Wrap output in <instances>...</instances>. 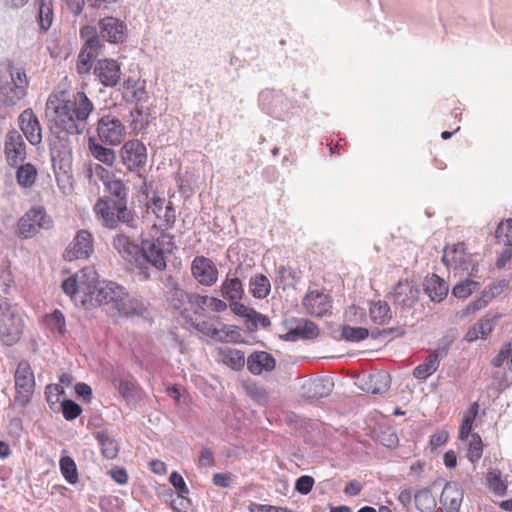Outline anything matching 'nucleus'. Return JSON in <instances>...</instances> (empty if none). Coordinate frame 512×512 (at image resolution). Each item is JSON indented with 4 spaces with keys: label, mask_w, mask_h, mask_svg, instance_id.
<instances>
[{
    "label": "nucleus",
    "mask_w": 512,
    "mask_h": 512,
    "mask_svg": "<svg viewBox=\"0 0 512 512\" xmlns=\"http://www.w3.org/2000/svg\"><path fill=\"white\" fill-rule=\"evenodd\" d=\"M98 30L100 36L110 43H123L127 38V25L122 20L113 16L100 19Z\"/></svg>",
    "instance_id": "nucleus-15"
},
{
    "label": "nucleus",
    "mask_w": 512,
    "mask_h": 512,
    "mask_svg": "<svg viewBox=\"0 0 512 512\" xmlns=\"http://www.w3.org/2000/svg\"><path fill=\"white\" fill-rule=\"evenodd\" d=\"M10 78V81L0 85V105L8 108L15 107L26 97L29 83L22 68L12 67Z\"/></svg>",
    "instance_id": "nucleus-7"
},
{
    "label": "nucleus",
    "mask_w": 512,
    "mask_h": 512,
    "mask_svg": "<svg viewBox=\"0 0 512 512\" xmlns=\"http://www.w3.org/2000/svg\"><path fill=\"white\" fill-rule=\"evenodd\" d=\"M488 488L496 495L502 496L507 490V484L501 478L500 471L490 470L486 477Z\"/></svg>",
    "instance_id": "nucleus-51"
},
{
    "label": "nucleus",
    "mask_w": 512,
    "mask_h": 512,
    "mask_svg": "<svg viewBox=\"0 0 512 512\" xmlns=\"http://www.w3.org/2000/svg\"><path fill=\"white\" fill-rule=\"evenodd\" d=\"M462 500L463 490L461 487L456 482L446 483L440 497V504L444 510L460 511Z\"/></svg>",
    "instance_id": "nucleus-26"
},
{
    "label": "nucleus",
    "mask_w": 512,
    "mask_h": 512,
    "mask_svg": "<svg viewBox=\"0 0 512 512\" xmlns=\"http://www.w3.org/2000/svg\"><path fill=\"white\" fill-rule=\"evenodd\" d=\"M24 321L7 299H0V341L6 346L16 344L23 333Z\"/></svg>",
    "instance_id": "nucleus-6"
},
{
    "label": "nucleus",
    "mask_w": 512,
    "mask_h": 512,
    "mask_svg": "<svg viewBox=\"0 0 512 512\" xmlns=\"http://www.w3.org/2000/svg\"><path fill=\"white\" fill-rule=\"evenodd\" d=\"M259 106L261 109L276 118H281L284 106L285 97L280 91L273 89H264L259 93Z\"/></svg>",
    "instance_id": "nucleus-20"
},
{
    "label": "nucleus",
    "mask_w": 512,
    "mask_h": 512,
    "mask_svg": "<svg viewBox=\"0 0 512 512\" xmlns=\"http://www.w3.org/2000/svg\"><path fill=\"white\" fill-rule=\"evenodd\" d=\"M241 333L238 328L230 325L220 324L219 335L216 341L219 342H240Z\"/></svg>",
    "instance_id": "nucleus-54"
},
{
    "label": "nucleus",
    "mask_w": 512,
    "mask_h": 512,
    "mask_svg": "<svg viewBox=\"0 0 512 512\" xmlns=\"http://www.w3.org/2000/svg\"><path fill=\"white\" fill-rule=\"evenodd\" d=\"M26 145L18 131H9L5 140V155L9 165L14 166L26 157Z\"/></svg>",
    "instance_id": "nucleus-22"
},
{
    "label": "nucleus",
    "mask_w": 512,
    "mask_h": 512,
    "mask_svg": "<svg viewBox=\"0 0 512 512\" xmlns=\"http://www.w3.org/2000/svg\"><path fill=\"white\" fill-rule=\"evenodd\" d=\"M112 245L127 263L139 269L143 268V257H141L142 245L135 244L124 233H117L113 237Z\"/></svg>",
    "instance_id": "nucleus-11"
},
{
    "label": "nucleus",
    "mask_w": 512,
    "mask_h": 512,
    "mask_svg": "<svg viewBox=\"0 0 512 512\" xmlns=\"http://www.w3.org/2000/svg\"><path fill=\"white\" fill-rule=\"evenodd\" d=\"M169 482L176 489L177 495H187L189 489L183 479V477L176 471L172 472L169 476Z\"/></svg>",
    "instance_id": "nucleus-60"
},
{
    "label": "nucleus",
    "mask_w": 512,
    "mask_h": 512,
    "mask_svg": "<svg viewBox=\"0 0 512 512\" xmlns=\"http://www.w3.org/2000/svg\"><path fill=\"white\" fill-rule=\"evenodd\" d=\"M60 471L69 484L78 482V472L75 461L69 456L61 457L59 461Z\"/></svg>",
    "instance_id": "nucleus-48"
},
{
    "label": "nucleus",
    "mask_w": 512,
    "mask_h": 512,
    "mask_svg": "<svg viewBox=\"0 0 512 512\" xmlns=\"http://www.w3.org/2000/svg\"><path fill=\"white\" fill-rule=\"evenodd\" d=\"M94 250L93 236L87 230H80L66 248L64 258L67 261L87 259Z\"/></svg>",
    "instance_id": "nucleus-14"
},
{
    "label": "nucleus",
    "mask_w": 512,
    "mask_h": 512,
    "mask_svg": "<svg viewBox=\"0 0 512 512\" xmlns=\"http://www.w3.org/2000/svg\"><path fill=\"white\" fill-rule=\"evenodd\" d=\"M93 304L104 306L112 314L120 316H141L147 310V303L113 281L103 280L93 298Z\"/></svg>",
    "instance_id": "nucleus-2"
},
{
    "label": "nucleus",
    "mask_w": 512,
    "mask_h": 512,
    "mask_svg": "<svg viewBox=\"0 0 512 512\" xmlns=\"http://www.w3.org/2000/svg\"><path fill=\"white\" fill-rule=\"evenodd\" d=\"M16 395L14 401L21 407H25L33 394L35 378L31 366L27 360H21L14 374Z\"/></svg>",
    "instance_id": "nucleus-9"
},
{
    "label": "nucleus",
    "mask_w": 512,
    "mask_h": 512,
    "mask_svg": "<svg viewBox=\"0 0 512 512\" xmlns=\"http://www.w3.org/2000/svg\"><path fill=\"white\" fill-rule=\"evenodd\" d=\"M39 12L38 21L40 29L43 32L48 31L53 21V7L52 0H38Z\"/></svg>",
    "instance_id": "nucleus-46"
},
{
    "label": "nucleus",
    "mask_w": 512,
    "mask_h": 512,
    "mask_svg": "<svg viewBox=\"0 0 512 512\" xmlns=\"http://www.w3.org/2000/svg\"><path fill=\"white\" fill-rule=\"evenodd\" d=\"M287 333L284 339L287 341H297L299 339H314L319 335L317 325L307 319L292 318L286 321Z\"/></svg>",
    "instance_id": "nucleus-16"
},
{
    "label": "nucleus",
    "mask_w": 512,
    "mask_h": 512,
    "mask_svg": "<svg viewBox=\"0 0 512 512\" xmlns=\"http://www.w3.org/2000/svg\"><path fill=\"white\" fill-rule=\"evenodd\" d=\"M191 294L182 289L177 282L171 281L167 293V301L174 309L181 310L187 303L190 304Z\"/></svg>",
    "instance_id": "nucleus-30"
},
{
    "label": "nucleus",
    "mask_w": 512,
    "mask_h": 512,
    "mask_svg": "<svg viewBox=\"0 0 512 512\" xmlns=\"http://www.w3.org/2000/svg\"><path fill=\"white\" fill-rule=\"evenodd\" d=\"M121 158L130 171L141 168L147 160L146 147L139 140L127 141L121 148Z\"/></svg>",
    "instance_id": "nucleus-17"
},
{
    "label": "nucleus",
    "mask_w": 512,
    "mask_h": 512,
    "mask_svg": "<svg viewBox=\"0 0 512 512\" xmlns=\"http://www.w3.org/2000/svg\"><path fill=\"white\" fill-rule=\"evenodd\" d=\"M439 351L430 353L425 361L413 370V375L417 379L425 380L432 375L439 367Z\"/></svg>",
    "instance_id": "nucleus-32"
},
{
    "label": "nucleus",
    "mask_w": 512,
    "mask_h": 512,
    "mask_svg": "<svg viewBox=\"0 0 512 512\" xmlns=\"http://www.w3.org/2000/svg\"><path fill=\"white\" fill-rule=\"evenodd\" d=\"M299 280L295 270L288 266H280L277 270L275 283L285 289L286 287L293 286L294 282Z\"/></svg>",
    "instance_id": "nucleus-49"
},
{
    "label": "nucleus",
    "mask_w": 512,
    "mask_h": 512,
    "mask_svg": "<svg viewBox=\"0 0 512 512\" xmlns=\"http://www.w3.org/2000/svg\"><path fill=\"white\" fill-rule=\"evenodd\" d=\"M19 126L31 145H38L42 141V129L37 116L32 109H25L18 118Z\"/></svg>",
    "instance_id": "nucleus-19"
},
{
    "label": "nucleus",
    "mask_w": 512,
    "mask_h": 512,
    "mask_svg": "<svg viewBox=\"0 0 512 512\" xmlns=\"http://www.w3.org/2000/svg\"><path fill=\"white\" fill-rule=\"evenodd\" d=\"M121 66L114 59H99L93 66V75L105 87L112 88L118 85L121 79Z\"/></svg>",
    "instance_id": "nucleus-12"
},
{
    "label": "nucleus",
    "mask_w": 512,
    "mask_h": 512,
    "mask_svg": "<svg viewBox=\"0 0 512 512\" xmlns=\"http://www.w3.org/2000/svg\"><path fill=\"white\" fill-rule=\"evenodd\" d=\"M53 225L50 216L41 206L29 209L17 223L18 236L24 239L35 236L41 229H49Z\"/></svg>",
    "instance_id": "nucleus-8"
},
{
    "label": "nucleus",
    "mask_w": 512,
    "mask_h": 512,
    "mask_svg": "<svg viewBox=\"0 0 512 512\" xmlns=\"http://www.w3.org/2000/svg\"><path fill=\"white\" fill-rule=\"evenodd\" d=\"M390 387V376L386 372H377L369 375V387L367 392L372 394H383Z\"/></svg>",
    "instance_id": "nucleus-38"
},
{
    "label": "nucleus",
    "mask_w": 512,
    "mask_h": 512,
    "mask_svg": "<svg viewBox=\"0 0 512 512\" xmlns=\"http://www.w3.org/2000/svg\"><path fill=\"white\" fill-rule=\"evenodd\" d=\"M191 274L200 285L211 287L217 282L219 273L211 259L196 256L191 263Z\"/></svg>",
    "instance_id": "nucleus-13"
},
{
    "label": "nucleus",
    "mask_w": 512,
    "mask_h": 512,
    "mask_svg": "<svg viewBox=\"0 0 512 512\" xmlns=\"http://www.w3.org/2000/svg\"><path fill=\"white\" fill-rule=\"evenodd\" d=\"M190 307L194 313H200L206 309L214 312H224L228 306L226 302L221 299L192 293L190 296Z\"/></svg>",
    "instance_id": "nucleus-27"
},
{
    "label": "nucleus",
    "mask_w": 512,
    "mask_h": 512,
    "mask_svg": "<svg viewBox=\"0 0 512 512\" xmlns=\"http://www.w3.org/2000/svg\"><path fill=\"white\" fill-rule=\"evenodd\" d=\"M220 293L221 296L228 301L240 300L244 294V289L241 280L237 277H227L222 282Z\"/></svg>",
    "instance_id": "nucleus-31"
},
{
    "label": "nucleus",
    "mask_w": 512,
    "mask_h": 512,
    "mask_svg": "<svg viewBox=\"0 0 512 512\" xmlns=\"http://www.w3.org/2000/svg\"><path fill=\"white\" fill-rule=\"evenodd\" d=\"M302 303L309 314L317 317L326 315L332 308L330 297L319 290L309 291Z\"/></svg>",
    "instance_id": "nucleus-21"
},
{
    "label": "nucleus",
    "mask_w": 512,
    "mask_h": 512,
    "mask_svg": "<svg viewBox=\"0 0 512 512\" xmlns=\"http://www.w3.org/2000/svg\"><path fill=\"white\" fill-rule=\"evenodd\" d=\"M198 465L199 467H212L215 465L214 453L210 448L204 447L201 449Z\"/></svg>",
    "instance_id": "nucleus-64"
},
{
    "label": "nucleus",
    "mask_w": 512,
    "mask_h": 512,
    "mask_svg": "<svg viewBox=\"0 0 512 512\" xmlns=\"http://www.w3.org/2000/svg\"><path fill=\"white\" fill-rule=\"evenodd\" d=\"M89 150L92 156L98 161L112 166L115 161V153L112 149L102 146L95 139H89Z\"/></svg>",
    "instance_id": "nucleus-37"
},
{
    "label": "nucleus",
    "mask_w": 512,
    "mask_h": 512,
    "mask_svg": "<svg viewBox=\"0 0 512 512\" xmlns=\"http://www.w3.org/2000/svg\"><path fill=\"white\" fill-rule=\"evenodd\" d=\"M61 407L63 416L66 420H73L82 412V408L77 403L69 399L62 401Z\"/></svg>",
    "instance_id": "nucleus-57"
},
{
    "label": "nucleus",
    "mask_w": 512,
    "mask_h": 512,
    "mask_svg": "<svg viewBox=\"0 0 512 512\" xmlns=\"http://www.w3.org/2000/svg\"><path fill=\"white\" fill-rule=\"evenodd\" d=\"M130 127L136 133L143 131L149 124V112L143 106L136 105L130 112Z\"/></svg>",
    "instance_id": "nucleus-42"
},
{
    "label": "nucleus",
    "mask_w": 512,
    "mask_h": 512,
    "mask_svg": "<svg viewBox=\"0 0 512 512\" xmlns=\"http://www.w3.org/2000/svg\"><path fill=\"white\" fill-rule=\"evenodd\" d=\"M93 210L105 228L115 229L119 223L126 224L130 228L136 227L137 219L134 213L123 202L100 198L95 203Z\"/></svg>",
    "instance_id": "nucleus-4"
},
{
    "label": "nucleus",
    "mask_w": 512,
    "mask_h": 512,
    "mask_svg": "<svg viewBox=\"0 0 512 512\" xmlns=\"http://www.w3.org/2000/svg\"><path fill=\"white\" fill-rule=\"evenodd\" d=\"M479 287V282L474 281L472 279H465L464 281L457 283L453 287L452 294L457 298L464 299L470 296Z\"/></svg>",
    "instance_id": "nucleus-52"
},
{
    "label": "nucleus",
    "mask_w": 512,
    "mask_h": 512,
    "mask_svg": "<svg viewBox=\"0 0 512 512\" xmlns=\"http://www.w3.org/2000/svg\"><path fill=\"white\" fill-rule=\"evenodd\" d=\"M424 290L432 301L440 302L446 298L449 286L438 275L432 274V276L425 279Z\"/></svg>",
    "instance_id": "nucleus-29"
},
{
    "label": "nucleus",
    "mask_w": 512,
    "mask_h": 512,
    "mask_svg": "<svg viewBox=\"0 0 512 512\" xmlns=\"http://www.w3.org/2000/svg\"><path fill=\"white\" fill-rule=\"evenodd\" d=\"M369 336V330L364 327H352L343 325L341 328V337L348 342H360Z\"/></svg>",
    "instance_id": "nucleus-50"
},
{
    "label": "nucleus",
    "mask_w": 512,
    "mask_h": 512,
    "mask_svg": "<svg viewBox=\"0 0 512 512\" xmlns=\"http://www.w3.org/2000/svg\"><path fill=\"white\" fill-rule=\"evenodd\" d=\"M220 324L221 323H219L216 320L209 319L198 322L197 324H195V328L203 335L211 339L217 340V337L219 335Z\"/></svg>",
    "instance_id": "nucleus-55"
},
{
    "label": "nucleus",
    "mask_w": 512,
    "mask_h": 512,
    "mask_svg": "<svg viewBox=\"0 0 512 512\" xmlns=\"http://www.w3.org/2000/svg\"><path fill=\"white\" fill-rule=\"evenodd\" d=\"M495 237L499 243L505 246H512V219H508L498 225Z\"/></svg>",
    "instance_id": "nucleus-53"
},
{
    "label": "nucleus",
    "mask_w": 512,
    "mask_h": 512,
    "mask_svg": "<svg viewBox=\"0 0 512 512\" xmlns=\"http://www.w3.org/2000/svg\"><path fill=\"white\" fill-rule=\"evenodd\" d=\"M97 136L107 145H118L126 135V129L119 118L113 115L102 116L97 123Z\"/></svg>",
    "instance_id": "nucleus-10"
},
{
    "label": "nucleus",
    "mask_w": 512,
    "mask_h": 512,
    "mask_svg": "<svg viewBox=\"0 0 512 512\" xmlns=\"http://www.w3.org/2000/svg\"><path fill=\"white\" fill-rule=\"evenodd\" d=\"M17 182L21 187H31L37 178V169L30 163L18 167L16 172Z\"/></svg>",
    "instance_id": "nucleus-44"
},
{
    "label": "nucleus",
    "mask_w": 512,
    "mask_h": 512,
    "mask_svg": "<svg viewBox=\"0 0 512 512\" xmlns=\"http://www.w3.org/2000/svg\"><path fill=\"white\" fill-rule=\"evenodd\" d=\"M249 290L254 298L264 299L271 291L270 280L263 274H257L251 277Z\"/></svg>",
    "instance_id": "nucleus-34"
},
{
    "label": "nucleus",
    "mask_w": 512,
    "mask_h": 512,
    "mask_svg": "<svg viewBox=\"0 0 512 512\" xmlns=\"http://www.w3.org/2000/svg\"><path fill=\"white\" fill-rule=\"evenodd\" d=\"M493 329V320L489 318L481 319L474 324L466 333L465 339L468 342L476 341L480 338H486Z\"/></svg>",
    "instance_id": "nucleus-36"
},
{
    "label": "nucleus",
    "mask_w": 512,
    "mask_h": 512,
    "mask_svg": "<svg viewBox=\"0 0 512 512\" xmlns=\"http://www.w3.org/2000/svg\"><path fill=\"white\" fill-rule=\"evenodd\" d=\"M62 394H64V389L62 385L59 384H50L45 389L47 402H49L51 405L58 403L59 397Z\"/></svg>",
    "instance_id": "nucleus-62"
},
{
    "label": "nucleus",
    "mask_w": 512,
    "mask_h": 512,
    "mask_svg": "<svg viewBox=\"0 0 512 512\" xmlns=\"http://www.w3.org/2000/svg\"><path fill=\"white\" fill-rule=\"evenodd\" d=\"M332 382L328 379H318L309 383L308 396L310 398H323L328 396L332 390Z\"/></svg>",
    "instance_id": "nucleus-47"
},
{
    "label": "nucleus",
    "mask_w": 512,
    "mask_h": 512,
    "mask_svg": "<svg viewBox=\"0 0 512 512\" xmlns=\"http://www.w3.org/2000/svg\"><path fill=\"white\" fill-rule=\"evenodd\" d=\"M45 324L48 329L60 336H63L66 332V321L63 313L56 309L51 314L45 316Z\"/></svg>",
    "instance_id": "nucleus-45"
},
{
    "label": "nucleus",
    "mask_w": 512,
    "mask_h": 512,
    "mask_svg": "<svg viewBox=\"0 0 512 512\" xmlns=\"http://www.w3.org/2000/svg\"><path fill=\"white\" fill-rule=\"evenodd\" d=\"M99 445L101 446V452L107 459H114L119 453V443L110 436L107 432L99 431L95 434Z\"/></svg>",
    "instance_id": "nucleus-33"
},
{
    "label": "nucleus",
    "mask_w": 512,
    "mask_h": 512,
    "mask_svg": "<svg viewBox=\"0 0 512 512\" xmlns=\"http://www.w3.org/2000/svg\"><path fill=\"white\" fill-rule=\"evenodd\" d=\"M442 261L448 268L460 269L462 271H467L470 265V262L467 260L465 246L463 243H458L452 247L445 248L443 251Z\"/></svg>",
    "instance_id": "nucleus-25"
},
{
    "label": "nucleus",
    "mask_w": 512,
    "mask_h": 512,
    "mask_svg": "<svg viewBox=\"0 0 512 512\" xmlns=\"http://www.w3.org/2000/svg\"><path fill=\"white\" fill-rule=\"evenodd\" d=\"M103 183L110 195L115 198L112 199L113 201L123 202L127 205L128 192L125 184L121 180L110 177L109 179H105Z\"/></svg>",
    "instance_id": "nucleus-40"
},
{
    "label": "nucleus",
    "mask_w": 512,
    "mask_h": 512,
    "mask_svg": "<svg viewBox=\"0 0 512 512\" xmlns=\"http://www.w3.org/2000/svg\"><path fill=\"white\" fill-rule=\"evenodd\" d=\"M220 354L222 355L223 363L234 370L241 369L245 364L244 353L240 350L223 348L220 349Z\"/></svg>",
    "instance_id": "nucleus-43"
},
{
    "label": "nucleus",
    "mask_w": 512,
    "mask_h": 512,
    "mask_svg": "<svg viewBox=\"0 0 512 512\" xmlns=\"http://www.w3.org/2000/svg\"><path fill=\"white\" fill-rule=\"evenodd\" d=\"M123 96L128 101L135 102L136 105H142L149 100L146 91V82L144 80L129 77L122 84Z\"/></svg>",
    "instance_id": "nucleus-24"
},
{
    "label": "nucleus",
    "mask_w": 512,
    "mask_h": 512,
    "mask_svg": "<svg viewBox=\"0 0 512 512\" xmlns=\"http://www.w3.org/2000/svg\"><path fill=\"white\" fill-rule=\"evenodd\" d=\"M175 249L173 236L167 233H161L156 239L142 240L141 257H143V268L145 271L148 265L161 271L166 268V255L171 254ZM145 278L148 274L144 272Z\"/></svg>",
    "instance_id": "nucleus-5"
},
{
    "label": "nucleus",
    "mask_w": 512,
    "mask_h": 512,
    "mask_svg": "<svg viewBox=\"0 0 512 512\" xmlns=\"http://www.w3.org/2000/svg\"><path fill=\"white\" fill-rule=\"evenodd\" d=\"M102 281L92 266L82 268L75 275H72L62 282V290L71 299H77L80 295L81 303L93 305V298Z\"/></svg>",
    "instance_id": "nucleus-3"
},
{
    "label": "nucleus",
    "mask_w": 512,
    "mask_h": 512,
    "mask_svg": "<svg viewBox=\"0 0 512 512\" xmlns=\"http://www.w3.org/2000/svg\"><path fill=\"white\" fill-rule=\"evenodd\" d=\"M371 320L378 325H385L391 319L390 306L385 301L372 302L369 309Z\"/></svg>",
    "instance_id": "nucleus-35"
},
{
    "label": "nucleus",
    "mask_w": 512,
    "mask_h": 512,
    "mask_svg": "<svg viewBox=\"0 0 512 512\" xmlns=\"http://www.w3.org/2000/svg\"><path fill=\"white\" fill-rule=\"evenodd\" d=\"M250 512H293L286 507H279L267 504L251 503L248 507Z\"/></svg>",
    "instance_id": "nucleus-63"
},
{
    "label": "nucleus",
    "mask_w": 512,
    "mask_h": 512,
    "mask_svg": "<svg viewBox=\"0 0 512 512\" xmlns=\"http://www.w3.org/2000/svg\"><path fill=\"white\" fill-rule=\"evenodd\" d=\"M415 505L421 512H432L436 505V499L428 488H423L414 494Z\"/></svg>",
    "instance_id": "nucleus-39"
},
{
    "label": "nucleus",
    "mask_w": 512,
    "mask_h": 512,
    "mask_svg": "<svg viewBox=\"0 0 512 512\" xmlns=\"http://www.w3.org/2000/svg\"><path fill=\"white\" fill-rule=\"evenodd\" d=\"M93 110L94 105L84 92H77L67 99L63 94L50 95L46 102V116L51 135L65 148L69 136L80 135L86 130Z\"/></svg>",
    "instance_id": "nucleus-1"
},
{
    "label": "nucleus",
    "mask_w": 512,
    "mask_h": 512,
    "mask_svg": "<svg viewBox=\"0 0 512 512\" xmlns=\"http://www.w3.org/2000/svg\"><path fill=\"white\" fill-rule=\"evenodd\" d=\"M482 453H483V443H482L481 437L476 433L471 434L469 449H468V453H467L468 459L472 463H475L481 458Z\"/></svg>",
    "instance_id": "nucleus-56"
},
{
    "label": "nucleus",
    "mask_w": 512,
    "mask_h": 512,
    "mask_svg": "<svg viewBox=\"0 0 512 512\" xmlns=\"http://www.w3.org/2000/svg\"><path fill=\"white\" fill-rule=\"evenodd\" d=\"M478 411V402H473L463 416L462 424L459 430V439H468L469 435L471 434L473 422L478 414Z\"/></svg>",
    "instance_id": "nucleus-41"
},
{
    "label": "nucleus",
    "mask_w": 512,
    "mask_h": 512,
    "mask_svg": "<svg viewBox=\"0 0 512 512\" xmlns=\"http://www.w3.org/2000/svg\"><path fill=\"white\" fill-rule=\"evenodd\" d=\"M314 483L313 477L303 475L296 480L295 490L302 495H307L312 490Z\"/></svg>",
    "instance_id": "nucleus-61"
},
{
    "label": "nucleus",
    "mask_w": 512,
    "mask_h": 512,
    "mask_svg": "<svg viewBox=\"0 0 512 512\" xmlns=\"http://www.w3.org/2000/svg\"><path fill=\"white\" fill-rule=\"evenodd\" d=\"M104 48L103 41L100 37H92L91 39H86L85 43L81 50L85 51L89 55L94 58L97 57L102 49Z\"/></svg>",
    "instance_id": "nucleus-58"
},
{
    "label": "nucleus",
    "mask_w": 512,
    "mask_h": 512,
    "mask_svg": "<svg viewBox=\"0 0 512 512\" xmlns=\"http://www.w3.org/2000/svg\"><path fill=\"white\" fill-rule=\"evenodd\" d=\"M420 290L413 282L400 280L393 287L390 293V299L394 305L402 308H411L419 298Z\"/></svg>",
    "instance_id": "nucleus-18"
},
{
    "label": "nucleus",
    "mask_w": 512,
    "mask_h": 512,
    "mask_svg": "<svg viewBox=\"0 0 512 512\" xmlns=\"http://www.w3.org/2000/svg\"><path fill=\"white\" fill-rule=\"evenodd\" d=\"M148 209H150L159 220L160 227L164 229L173 227L176 221V211L171 202L166 203L164 199L154 197Z\"/></svg>",
    "instance_id": "nucleus-23"
},
{
    "label": "nucleus",
    "mask_w": 512,
    "mask_h": 512,
    "mask_svg": "<svg viewBox=\"0 0 512 512\" xmlns=\"http://www.w3.org/2000/svg\"><path fill=\"white\" fill-rule=\"evenodd\" d=\"M94 57L89 55L83 50H80L78 57H77V63H76V69L79 74H86L88 73L91 68L92 64L91 61Z\"/></svg>",
    "instance_id": "nucleus-59"
},
{
    "label": "nucleus",
    "mask_w": 512,
    "mask_h": 512,
    "mask_svg": "<svg viewBox=\"0 0 512 512\" xmlns=\"http://www.w3.org/2000/svg\"><path fill=\"white\" fill-rule=\"evenodd\" d=\"M275 364L273 356L265 351L254 352L247 359V368L254 375H259L263 371H272Z\"/></svg>",
    "instance_id": "nucleus-28"
}]
</instances>
